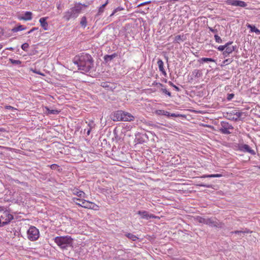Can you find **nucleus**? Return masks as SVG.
<instances>
[{
  "label": "nucleus",
  "mask_w": 260,
  "mask_h": 260,
  "mask_svg": "<svg viewBox=\"0 0 260 260\" xmlns=\"http://www.w3.org/2000/svg\"><path fill=\"white\" fill-rule=\"evenodd\" d=\"M123 111L121 110L117 111L111 113L110 118L114 121H122Z\"/></svg>",
  "instance_id": "10"
},
{
  "label": "nucleus",
  "mask_w": 260,
  "mask_h": 260,
  "mask_svg": "<svg viewBox=\"0 0 260 260\" xmlns=\"http://www.w3.org/2000/svg\"><path fill=\"white\" fill-rule=\"evenodd\" d=\"M234 93H228L227 95L226 99L228 101H231L234 97Z\"/></svg>",
  "instance_id": "43"
},
{
  "label": "nucleus",
  "mask_w": 260,
  "mask_h": 260,
  "mask_svg": "<svg viewBox=\"0 0 260 260\" xmlns=\"http://www.w3.org/2000/svg\"><path fill=\"white\" fill-rule=\"evenodd\" d=\"M138 214L140 215L142 218L149 219L155 218V216L153 214H149L146 211H139Z\"/></svg>",
  "instance_id": "13"
},
{
  "label": "nucleus",
  "mask_w": 260,
  "mask_h": 260,
  "mask_svg": "<svg viewBox=\"0 0 260 260\" xmlns=\"http://www.w3.org/2000/svg\"><path fill=\"white\" fill-rule=\"evenodd\" d=\"M7 108L10 109H13V108L10 106H7Z\"/></svg>",
  "instance_id": "58"
},
{
  "label": "nucleus",
  "mask_w": 260,
  "mask_h": 260,
  "mask_svg": "<svg viewBox=\"0 0 260 260\" xmlns=\"http://www.w3.org/2000/svg\"><path fill=\"white\" fill-rule=\"evenodd\" d=\"M137 141H138V142H139L140 143H142L144 142V141H142V140H141V139H138Z\"/></svg>",
  "instance_id": "56"
},
{
  "label": "nucleus",
  "mask_w": 260,
  "mask_h": 260,
  "mask_svg": "<svg viewBox=\"0 0 260 260\" xmlns=\"http://www.w3.org/2000/svg\"><path fill=\"white\" fill-rule=\"evenodd\" d=\"M28 47V44L27 43H24L21 45V48L23 50L26 51L27 50Z\"/></svg>",
  "instance_id": "38"
},
{
  "label": "nucleus",
  "mask_w": 260,
  "mask_h": 260,
  "mask_svg": "<svg viewBox=\"0 0 260 260\" xmlns=\"http://www.w3.org/2000/svg\"><path fill=\"white\" fill-rule=\"evenodd\" d=\"M47 111L48 114H57L59 111L57 110H50L48 108L46 107Z\"/></svg>",
  "instance_id": "33"
},
{
  "label": "nucleus",
  "mask_w": 260,
  "mask_h": 260,
  "mask_svg": "<svg viewBox=\"0 0 260 260\" xmlns=\"http://www.w3.org/2000/svg\"><path fill=\"white\" fill-rule=\"evenodd\" d=\"M48 17H42L39 20V22L40 23L41 26L45 30H47L48 29V24L47 22V19H48Z\"/></svg>",
  "instance_id": "14"
},
{
  "label": "nucleus",
  "mask_w": 260,
  "mask_h": 260,
  "mask_svg": "<svg viewBox=\"0 0 260 260\" xmlns=\"http://www.w3.org/2000/svg\"><path fill=\"white\" fill-rule=\"evenodd\" d=\"M80 24L84 27H85L87 25V20L85 16H83L81 18Z\"/></svg>",
  "instance_id": "31"
},
{
  "label": "nucleus",
  "mask_w": 260,
  "mask_h": 260,
  "mask_svg": "<svg viewBox=\"0 0 260 260\" xmlns=\"http://www.w3.org/2000/svg\"><path fill=\"white\" fill-rule=\"evenodd\" d=\"M73 239L71 236L56 237L54 242L62 249H67L68 247L73 246Z\"/></svg>",
  "instance_id": "3"
},
{
  "label": "nucleus",
  "mask_w": 260,
  "mask_h": 260,
  "mask_svg": "<svg viewBox=\"0 0 260 260\" xmlns=\"http://www.w3.org/2000/svg\"><path fill=\"white\" fill-rule=\"evenodd\" d=\"M7 49L11 50V51H13L14 50V49L13 47H9V48H7Z\"/></svg>",
  "instance_id": "57"
},
{
  "label": "nucleus",
  "mask_w": 260,
  "mask_h": 260,
  "mask_svg": "<svg viewBox=\"0 0 260 260\" xmlns=\"http://www.w3.org/2000/svg\"><path fill=\"white\" fill-rule=\"evenodd\" d=\"M184 40V36L178 35L175 37L174 41L179 43V41H183Z\"/></svg>",
  "instance_id": "32"
},
{
  "label": "nucleus",
  "mask_w": 260,
  "mask_h": 260,
  "mask_svg": "<svg viewBox=\"0 0 260 260\" xmlns=\"http://www.w3.org/2000/svg\"><path fill=\"white\" fill-rule=\"evenodd\" d=\"M123 10H124L123 8L121 7H118L116 8L114 10L112 13L110 15V17L113 16L117 12L120 11H122Z\"/></svg>",
  "instance_id": "36"
},
{
  "label": "nucleus",
  "mask_w": 260,
  "mask_h": 260,
  "mask_svg": "<svg viewBox=\"0 0 260 260\" xmlns=\"http://www.w3.org/2000/svg\"><path fill=\"white\" fill-rule=\"evenodd\" d=\"M122 121H131L134 120V117L129 113L123 112Z\"/></svg>",
  "instance_id": "15"
},
{
  "label": "nucleus",
  "mask_w": 260,
  "mask_h": 260,
  "mask_svg": "<svg viewBox=\"0 0 260 260\" xmlns=\"http://www.w3.org/2000/svg\"><path fill=\"white\" fill-rule=\"evenodd\" d=\"M157 64L158 66V68L159 71L162 73V74L166 76L167 75L166 72L164 68V62L161 59H158L157 61Z\"/></svg>",
  "instance_id": "18"
},
{
  "label": "nucleus",
  "mask_w": 260,
  "mask_h": 260,
  "mask_svg": "<svg viewBox=\"0 0 260 260\" xmlns=\"http://www.w3.org/2000/svg\"><path fill=\"white\" fill-rule=\"evenodd\" d=\"M0 227H2V222H0Z\"/></svg>",
  "instance_id": "61"
},
{
  "label": "nucleus",
  "mask_w": 260,
  "mask_h": 260,
  "mask_svg": "<svg viewBox=\"0 0 260 260\" xmlns=\"http://www.w3.org/2000/svg\"><path fill=\"white\" fill-rule=\"evenodd\" d=\"M108 3H109V0H107L106 3L105 4H103L99 8L98 12V13L96 15V16H99L101 15L103 13V12L104 11V9L105 8L106 6L108 4Z\"/></svg>",
  "instance_id": "21"
},
{
  "label": "nucleus",
  "mask_w": 260,
  "mask_h": 260,
  "mask_svg": "<svg viewBox=\"0 0 260 260\" xmlns=\"http://www.w3.org/2000/svg\"><path fill=\"white\" fill-rule=\"evenodd\" d=\"M199 185L200 186H204V187H208V188L211 187V185H207V184H200Z\"/></svg>",
  "instance_id": "51"
},
{
  "label": "nucleus",
  "mask_w": 260,
  "mask_h": 260,
  "mask_svg": "<svg viewBox=\"0 0 260 260\" xmlns=\"http://www.w3.org/2000/svg\"><path fill=\"white\" fill-rule=\"evenodd\" d=\"M226 48V46H225V44L224 45H221V46H219L218 48H217V49L219 50V51H224L225 50V48Z\"/></svg>",
  "instance_id": "44"
},
{
  "label": "nucleus",
  "mask_w": 260,
  "mask_h": 260,
  "mask_svg": "<svg viewBox=\"0 0 260 260\" xmlns=\"http://www.w3.org/2000/svg\"><path fill=\"white\" fill-rule=\"evenodd\" d=\"M209 29L210 31H211V32H212L213 33H217L218 31L216 29H213V28L210 27H209Z\"/></svg>",
  "instance_id": "48"
},
{
  "label": "nucleus",
  "mask_w": 260,
  "mask_h": 260,
  "mask_svg": "<svg viewBox=\"0 0 260 260\" xmlns=\"http://www.w3.org/2000/svg\"><path fill=\"white\" fill-rule=\"evenodd\" d=\"M166 114H164V115L167 116L168 117H171V113H170L169 112L166 111Z\"/></svg>",
  "instance_id": "52"
},
{
  "label": "nucleus",
  "mask_w": 260,
  "mask_h": 260,
  "mask_svg": "<svg viewBox=\"0 0 260 260\" xmlns=\"http://www.w3.org/2000/svg\"><path fill=\"white\" fill-rule=\"evenodd\" d=\"M125 236L129 239H131L133 241H135L138 239V238L136 236L131 233H126Z\"/></svg>",
  "instance_id": "25"
},
{
  "label": "nucleus",
  "mask_w": 260,
  "mask_h": 260,
  "mask_svg": "<svg viewBox=\"0 0 260 260\" xmlns=\"http://www.w3.org/2000/svg\"><path fill=\"white\" fill-rule=\"evenodd\" d=\"M232 60L231 58L226 59L223 61V65H228L232 62Z\"/></svg>",
  "instance_id": "42"
},
{
  "label": "nucleus",
  "mask_w": 260,
  "mask_h": 260,
  "mask_svg": "<svg viewBox=\"0 0 260 260\" xmlns=\"http://www.w3.org/2000/svg\"><path fill=\"white\" fill-rule=\"evenodd\" d=\"M82 6H83L84 7H87L88 6V5H85V4H83V5L81 4V7Z\"/></svg>",
  "instance_id": "59"
},
{
  "label": "nucleus",
  "mask_w": 260,
  "mask_h": 260,
  "mask_svg": "<svg viewBox=\"0 0 260 260\" xmlns=\"http://www.w3.org/2000/svg\"><path fill=\"white\" fill-rule=\"evenodd\" d=\"M27 237L31 241L37 240L39 237V231L35 226H31L27 232Z\"/></svg>",
  "instance_id": "4"
},
{
  "label": "nucleus",
  "mask_w": 260,
  "mask_h": 260,
  "mask_svg": "<svg viewBox=\"0 0 260 260\" xmlns=\"http://www.w3.org/2000/svg\"><path fill=\"white\" fill-rule=\"evenodd\" d=\"M246 26L248 28L250 29V32H255L257 35L260 34V30L257 29L254 25L247 23Z\"/></svg>",
  "instance_id": "16"
},
{
  "label": "nucleus",
  "mask_w": 260,
  "mask_h": 260,
  "mask_svg": "<svg viewBox=\"0 0 260 260\" xmlns=\"http://www.w3.org/2000/svg\"><path fill=\"white\" fill-rule=\"evenodd\" d=\"M222 176L221 174H211L204 175L203 177H208V178H215V177H220Z\"/></svg>",
  "instance_id": "34"
},
{
  "label": "nucleus",
  "mask_w": 260,
  "mask_h": 260,
  "mask_svg": "<svg viewBox=\"0 0 260 260\" xmlns=\"http://www.w3.org/2000/svg\"><path fill=\"white\" fill-rule=\"evenodd\" d=\"M250 233V231L249 230H247L246 229L245 231H242V233L243 234H245V233Z\"/></svg>",
  "instance_id": "53"
},
{
  "label": "nucleus",
  "mask_w": 260,
  "mask_h": 260,
  "mask_svg": "<svg viewBox=\"0 0 260 260\" xmlns=\"http://www.w3.org/2000/svg\"><path fill=\"white\" fill-rule=\"evenodd\" d=\"M239 149L241 151L248 152L252 155L255 154V151L251 149L250 146L247 144H241L239 147Z\"/></svg>",
  "instance_id": "12"
},
{
  "label": "nucleus",
  "mask_w": 260,
  "mask_h": 260,
  "mask_svg": "<svg viewBox=\"0 0 260 260\" xmlns=\"http://www.w3.org/2000/svg\"><path fill=\"white\" fill-rule=\"evenodd\" d=\"M73 202L77 205L85 208H91V203L86 201L78 199L76 198H73Z\"/></svg>",
  "instance_id": "7"
},
{
  "label": "nucleus",
  "mask_w": 260,
  "mask_h": 260,
  "mask_svg": "<svg viewBox=\"0 0 260 260\" xmlns=\"http://www.w3.org/2000/svg\"><path fill=\"white\" fill-rule=\"evenodd\" d=\"M171 117H184V115L180 114H175V113H172L171 114Z\"/></svg>",
  "instance_id": "45"
},
{
  "label": "nucleus",
  "mask_w": 260,
  "mask_h": 260,
  "mask_svg": "<svg viewBox=\"0 0 260 260\" xmlns=\"http://www.w3.org/2000/svg\"><path fill=\"white\" fill-rule=\"evenodd\" d=\"M156 84H158L159 86L162 87L160 90L162 92V93L167 94L168 96L170 97L172 96L171 93L170 91H168L166 88H163L165 86L164 84L160 83H156Z\"/></svg>",
  "instance_id": "22"
},
{
  "label": "nucleus",
  "mask_w": 260,
  "mask_h": 260,
  "mask_svg": "<svg viewBox=\"0 0 260 260\" xmlns=\"http://www.w3.org/2000/svg\"><path fill=\"white\" fill-rule=\"evenodd\" d=\"M207 224L210 226L217 228H222L223 225V223L219 222V220L215 218H208Z\"/></svg>",
  "instance_id": "8"
},
{
  "label": "nucleus",
  "mask_w": 260,
  "mask_h": 260,
  "mask_svg": "<svg viewBox=\"0 0 260 260\" xmlns=\"http://www.w3.org/2000/svg\"><path fill=\"white\" fill-rule=\"evenodd\" d=\"M73 62L77 64L78 69L85 72H88L93 67V59L87 53H82L76 55L73 58Z\"/></svg>",
  "instance_id": "1"
},
{
  "label": "nucleus",
  "mask_w": 260,
  "mask_h": 260,
  "mask_svg": "<svg viewBox=\"0 0 260 260\" xmlns=\"http://www.w3.org/2000/svg\"><path fill=\"white\" fill-rule=\"evenodd\" d=\"M79 14L74 11V8H72L68 11L65 13L64 18L68 21L71 18H76L78 16Z\"/></svg>",
  "instance_id": "11"
},
{
  "label": "nucleus",
  "mask_w": 260,
  "mask_h": 260,
  "mask_svg": "<svg viewBox=\"0 0 260 260\" xmlns=\"http://www.w3.org/2000/svg\"><path fill=\"white\" fill-rule=\"evenodd\" d=\"M155 113L157 115H164L166 113V111L162 110H157L155 111Z\"/></svg>",
  "instance_id": "37"
},
{
  "label": "nucleus",
  "mask_w": 260,
  "mask_h": 260,
  "mask_svg": "<svg viewBox=\"0 0 260 260\" xmlns=\"http://www.w3.org/2000/svg\"><path fill=\"white\" fill-rule=\"evenodd\" d=\"M50 167L52 170H56L59 172H61L62 170V169L60 168L59 166H58L57 165L55 164L50 165Z\"/></svg>",
  "instance_id": "30"
},
{
  "label": "nucleus",
  "mask_w": 260,
  "mask_h": 260,
  "mask_svg": "<svg viewBox=\"0 0 260 260\" xmlns=\"http://www.w3.org/2000/svg\"><path fill=\"white\" fill-rule=\"evenodd\" d=\"M20 20H30L32 19V13L27 11L25 13L24 16L19 17Z\"/></svg>",
  "instance_id": "17"
},
{
  "label": "nucleus",
  "mask_w": 260,
  "mask_h": 260,
  "mask_svg": "<svg viewBox=\"0 0 260 260\" xmlns=\"http://www.w3.org/2000/svg\"><path fill=\"white\" fill-rule=\"evenodd\" d=\"M13 219L14 216L10 210L5 207L0 206V222H2V226L9 224Z\"/></svg>",
  "instance_id": "2"
},
{
  "label": "nucleus",
  "mask_w": 260,
  "mask_h": 260,
  "mask_svg": "<svg viewBox=\"0 0 260 260\" xmlns=\"http://www.w3.org/2000/svg\"><path fill=\"white\" fill-rule=\"evenodd\" d=\"M192 75L194 76V77L199 78L201 77L202 75V71L199 70H194L192 72Z\"/></svg>",
  "instance_id": "27"
},
{
  "label": "nucleus",
  "mask_w": 260,
  "mask_h": 260,
  "mask_svg": "<svg viewBox=\"0 0 260 260\" xmlns=\"http://www.w3.org/2000/svg\"><path fill=\"white\" fill-rule=\"evenodd\" d=\"M9 61L13 64L19 65L21 63V61L19 60H15L12 58L9 59Z\"/></svg>",
  "instance_id": "35"
},
{
  "label": "nucleus",
  "mask_w": 260,
  "mask_h": 260,
  "mask_svg": "<svg viewBox=\"0 0 260 260\" xmlns=\"http://www.w3.org/2000/svg\"><path fill=\"white\" fill-rule=\"evenodd\" d=\"M224 2L227 5L235 7L245 8L247 6L246 3L240 0H225Z\"/></svg>",
  "instance_id": "6"
},
{
  "label": "nucleus",
  "mask_w": 260,
  "mask_h": 260,
  "mask_svg": "<svg viewBox=\"0 0 260 260\" xmlns=\"http://www.w3.org/2000/svg\"><path fill=\"white\" fill-rule=\"evenodd\" d=\"M38 29V27H33L29 31H28L27 32V34H29L31 33L32 32L34 31L35 30H37Z\"/></svg>",
  "instance_id": "49"
},
{
  "label": "nucleus",
  "mask_w": 260,
  "mask_h": 260,
  "mask_svg": "<svg viewBox=\"0 0 260 260\" xmlns=\"http://www.w3.org/2000/svg\"><path fill=\"white\" fill-rule=\"evenodd\" d=\"M91 131V129H90V128H88L87 129V132H86V133H87V135H89L90 134V133Z\"/></svg>",
  "instance_id": "54"
},
{
  "label": "nucleus",
  "mask_w": 260,
  "mask_h": 260,
  "mask_svg": "<svg viewBox=\"0 0 260 260\" xmlns=\"http://www.w3.org/2000/svg\"><path fill=\"white\" fill-rule=\"evenodd\" d=\"M200 62H215V60L211 58L203 57L199 60Z\"/></svg>",
  "instance_id": "26"
},
{
  "label": "nucleus",
  "mask_w": 260,
  "mask_h": 260,
  "mask_svg": "<svg viewBox=\"0 0 260 260\" xmlns=\"http://www.w3.org/2000/svg\"><path fill=\"white\" fill-rule=\"evenodd\" d=\"M101 86L105 88H108L109 87V85L108 82H102L101 83Z\"/></svg>",
  "instance_id": "47"
},
{
  "label": "nucleus",
  "mask_w": 260,
  "mask_h": 260,
  "mask_svg": "<svg viewBox=\"0 0 260 260\" xmlns=\"http://www.w3.org/2000/svg\"><path fill=\"white\" fill-rule=\"evenodd\" d=\"M233 42H229L225 44L226 48L225 50L223 52V54L225 57H227L230 53H232L236 48V46H232Z\"/></svg>",
  "instance_id": "9"
},
{
  "label": "nucleus",
  "mask_w": 260,
  "mask_h": 260,
  "mask_svg": "<svg viewBox=\"0 0 260 260\" xmlns=\"http://www.w3.org/2000/svg\"><path fill=\"white\" fill-rule=\"evenodd\" d=\"M214 38L216 42L218 43H221L222 42V40L221 38L218 36L217 35L215 34L214 35Z\"/></svg>",
  "instance_id": "39"
},
{
  "label": "nucleus",
  "mask_w": 260,
  "mask_h": 260,
  "mask_svg": "<svg viewBox=\"0 0 260 260\" xmlns=\"http://www.w3.org/2000/svg\"><path fill=\"white\" fill-rule=\"evenodd\" d=\"M72 192H73V194L76 195L78 197H80V198L84 197V196L85 194V193L83 191H82L81 190H79L77 188H76L72 189Z\"/></svg>",
  "instance_id": "19"
},
{
  "label": "nucleus",
  "mask_w": 260,
  "mask_h": 260,
  "mask_svg": "<svg viewBox=\"0 0 260 260\" xmlns=\"http://www.w3.org/2000/svg\"><path fill=\"white\" fill-rule=\"evenodd\" d=\"M168 83H169V84L170 86H171L173 87L174 88V89H175L176 91H180V89L178 86H176L175 85H174V84H173V82H172L171 81H169Z\"/></svg>",
  "instance_id": "40"
},
{
  "label": "nucleus",
  "mask_w": 260,
  "mask_h": 260,
  "mask_svg": "<svg viewBox=\"0 0 260 260\" xmlns=\"http://www.w3.org/2000/svg\"><path fill=\"white\" fill-rule=\"evenodd\" d=\"M231 234H239L242 233V231H235L231 232Z\"/></svg>",
  "instance_id": "50"
},
{
  "label": "nucleus",
  "mask_w": 260,
  "mask_h": 260,
  "mask_svg": "<svg viewBox=\"0 0 260 260\" xmlns=\"http://www.w3.org/2000/svg\"><path fill=\"white\" fill-rule=\"evenodd\" d=\"M150 3H151V1L145 2H144V3H141V4H139L137 6V7H142L143 6L149 4Z\"/></svg>",
  "instance_id": "46"
},
{
  "label": "nucleus",
  "mask_w": 260,
  "mask_h": 260,
  "mask_svg": "<svg viewBox=\"0 0 260 260\" xmlns=\"http://www.w3.org/2000/svg\"><path fill=\"white\" fill-rule=\"evenodd\" d=\"M117 56L116 53H113L111 55H106L104 57L105 61L107 63L111 61L113 59Z\"/></svg>",
  "instance_id": "20"
},
{
  "label": "nucleus",
  "mask_w": 260,
  "mask_h": 260,
  "mask_svg": "<svg viewBox=\"0 0 260 260\" xmlns=\"http://www.w3.org/2000/svg\"><path fill=\"white\" fill-rule=\"evenodd\" d=\"M6 129L4 128H0V133L6 132Z\"/></svg>",
  "instance_id": "55"
},
{
  "label": "nucleus",
  "mask_w": 260,
  "mask_h": 260,
  "mask_svg": "<svg viewBox=\"0 0 260 260\" xmlns=\"http://www.w3.org/2000/svg\"><path fill=\"white\" fill-rule=\"evenodd\" d=\"M207 219H208V218H204V217H201V216H198L197 217V220H198V221L199 222L201 223H204L206 224H207Z\"/></svg>",
  "instance_id": "29"
},
{
  "label": "nucleus",
  "mask_w": 260,
  "mask_h": 260,
  "mask_svg": "<svg viewBox=\"0 0 260 260\" xmlns=\"http://www.w3.org/2000/svg\"><path fill=\"white\" fill-rule=\"evenodd\" d=\"M231 114L236 116V117L233 118V119H234L235 121H237L242 115V112H237L236 110L233 111Z\"/></svg>",
  "instance_id": "24"
},
{
  "label": "nucleus",
  "mask_w": 260,
  "mask_h": 260,
  "mask_svg": "<svg viewBox=\"0 0 260 260\" xmlns=\"http://www.w3.org/2000/svg\"><path fill=\"white\" fill-rule=\"evenodd\" d=\"M233 126L229 124L228 122L222 121L221 122V128L219 129L220 132L223 134H230L232 133L230 132V129H233Z\"/></svg>",
  "instance_id": "5"
},
{
  "label": "nucleus",
  "mask_w": 260,
  "mask_h": 260,
  "mask_svg": "<svg viewBox=\"0 0 260 260\" xmlns=\"http://www.w3.org/2000/svg\"><path fill=\"white\" fill-rule=\"evenodd\" d=\"M95 123L93 121H90L88 124V126L89 127V128L92 129L94 128L95 127Z\"/></svg>",
  "instance_id": "41"
},
{
  "label": "nucleus",
  "mask_w": 260,
  "mask_h": 260,
  "mask_svg": "<svg viewBox=\"0 0 260 260\" xmlns=\"http://www.w3.org/2000/svg\"><path fill=\"white\" fill-rule=\"evenodd\" d=\"M3 47V45L0 44V49H1Z\"/></svg>",
  "instance_id": "60"
},
{
  "label": "nucleus",
  "mask_w": 260,
  "mask_h": 260,
  "mask_svg": "<svg viewBox=\"0 0 260 260\" xmlns=\"http://www.w3.org/2000/svg\"><path fill=\"white\" fill-rule=\"evenodd\" d=\"M26 29V27H24L23 25L19 24L16 27H14L12 29V31L13 32H17L18 31L23 30Z\"/></svg>",
  "instance_id": "23"
},
{
  "label": "nucleus",
  "mask_w": 260,
  "mask_h": 260,
  "mask_svg": "<svg viewBox=\"0 0 260 260\" xmlns=\"http://www.w3.org/2000/svg\"><path fill=\"white\" fill-rule=\"evenodd\" d=\"M73 8H74L75 12L76 11L78 14H79L82 10L81 4L79 3L76 4Z\"/></svg>",
  "instance_id": "28"
}]
</instances>
